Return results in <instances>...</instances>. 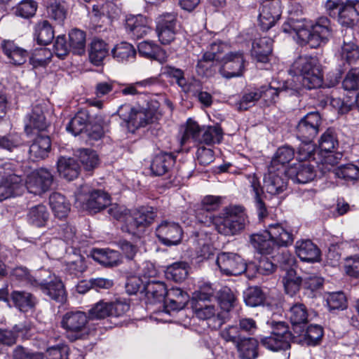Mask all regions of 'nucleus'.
Returning <instances> with one entry per match:
<instances>
[{
  "label": "nucleus",
  "mask_w": 359,
  "mask_h": 359,
  "mask_svg": "<svg viewBox=\"0 0 359 359\" xmlns=\"http://www.w3.org/2000/svg\"><path fill=\"white\" fill-rule=\"evenodd\" d=\"M282 29L285 33L294 32L300 45L307 44L312 48L326 44L332 34L331 22L324 16L318 18L311 26L304 20L290 18L283 25Z\"/></svg>",
  "instance_id": "obj_1"
},
{
  "label": "nucleus",
  "mask_w": 359,
  "mask_h": 359,
  "mask_svg": "<svg viewBox=\"0 0 359 359\" xmlns=\"http://www.w3.org/2000/svg\"><path fill=\"white\" fill-rule=\"evenodd\" d=\"M198 217V222L210 226L214 225L220 234L234 236L243 231L247 223V217L241 206L226 207L217 216L209 215L205 219Z\"/></svg>",
  "instance_id": "obj_2"
},
{
  "label": "nucleus",
  "mask_w": 359,
  "mask_h": 359,
  "mask_svg": "<svg viewBox=\"0 0 359 359\" xmlns=\"http://www.w3.org/2000/svg\"><path fill=\"white\" fill-rule=\"evenodd\" d=\"M290 74L301 76L302 86L308 90L320 88L323 83V74L318 60L311 55H301L292 64Z\"/></svg>",
  "instance_id": "obj_3"
},
{
  "label": "nucleus",
  "mask_w": 359,
  "mask_h": 359,
  "mask_svg": "<svg viewBox=\"0 0 359 359\" xmlns=\"http://www.w3.org/2000/svg\"><path fill=\"white\" fill-rule=\"evenodd\" d=\"M151 106L152 109L123 104L118 108L117 113L125 122L128 131L133 133L139 128L145 127L156 121L158 104L157 102H152Z\"/></svg>",
  "instance_id": "obj_4"
},
{
  "label": "nucleus",
  "mask_w": 359,
  "mask_h": 359,
  "mask_svg": "<svg viewBox=\"0 0 359 359\" xmlns=\"http://www.w3.org/2000/svg\"><path fill=\"white\" fill-rule=\"evenodd\" d=\"M358 4L359 0H327L325 7L331 18L348 27L353 26L358 18Z\"/></svg>",
  "instance_id": "obj_5"
},
{
  "label": "nucleus",
  "mask_w": 359,
  "mask_h": 359,
  "mask_svg": "<svg viewBox=\"0 0 359 359\" xmlns=\"http://www.w3.org/2000/svg\"><path fill=\"white\" fill-rule=\"evenodd\" d=\"M270 336L260 338V344L266 349L278 352L287 351L294 343L295 334L290 330L288 325L283 321L272 322Z\"/></svg>",
  "instance_id": "obj_6"
},
{
  "label": "nucleus",
  "mask_w": 359,
  "mask_h": 359,
  "mask_svg": "<svg viewBox=\"0 0 359 359\" xmlns=\"http://www.w3.org/2000/svg\"><path fill=\"white\" fill-rule=\"evenodd\" d=\"M156 212L154 208L142 206L126 215L121 230L133 235H138L154 221Z\"/></svg>",
  "instance_id": "obj_7"
},
{
  "label": "nucleus",
  "mask_w": 359,
  "mask_h": 359,
  "mask_svg": "<svg viewBox=\"0 0 359 359\" xmlns=\"http://www.w3.org/2000/svg\"><path fill=\"white\" fill-rule=\"evenodd\" d=\"M46 278L40 276L38 277L34 290H40L50 299L60 303L66 300V291L65 285L60 277L50 272H46Z\"/></svg>",
  "instance_id": "obj_8"
},
{
  "label": "nucleus",
  "mask_w": 359,
  "mask_h": 359,
  "mask_svg": "<svg viewBox=\"0 0 359 359\" xmlns=\"http://www.w3.org/2000/svg\"><path fill=\"white\" fill-rule=\"evenodd\" d=\"M196 316L206 321L207 325L211 330H217L226 321V313L221 311L218 306L208 302H196L191 303Z\"/></svg>",
  "instance_id": "obj_9"
},
{
  "label": "nucleus",
  "mask_w": 359,
  "mask_h": 359,
  "mask_svg": "<svg viewBox=\"0 0 359 359\" xmlns=\"http://www.w3.org/2000/svg\"><path fill=\"white\" fill-rule=\"evenodd\" d=\"M110 203V196L100 189H94L86 195L78 194L76 196V205L90 214H95L104 210Z\"/></svg>",
  "instance_id": "obj_10"
},
{
  "label": "nucleus",
  "mask_w": 359,
  "mask_h": 359,
  "mask_svg": "<svg viewBox=\"0 0 359 359\" xmlns=\"http://www.w3.org/2000/svg\"><path fill=\"white\" fill-rule=\"evenodd\" d=\"M156 30L159 41L163 45L172 43L175 39L179 27L177 13H163L156 18Z\"/></svg>",
  "instance_id": "obj_11"
},
{
  "label": "nucleus",
  "mask_w": 359,
  "mask_h": 359,
  "mask_svg": "<svg viewBox=\"0 0 359 359\" xmlns=\"http://www.w3.org/2000/svg\"><path fill=\"white\" fill-rule=\"evenodd\" d=\"M216 264L221 273L226 276H239L248 269L242 257L234 252H222L217 256Z\"/></svg>",
  "instance_id": "obj_12"
},
{
  "label": "nucleus",
  "mask_w": 359,
  "mask_h": 359,
  "mask_svg": "<svg viewBox=\"0 0 359 359\" xmlns=\"http://www.w3.org/2000/svg\"><path fill=\"white\" fill-rule=\"evenodd\" d=\"M322 119L318 111H312L304 116L296 126V135L300 141H313L319 133Z\"/></svg>",
  "instance_id": "obj_13"
},
{
  "label": "nucleus",
  "mask_w": 359,
  "mask_h": 359,
  "mask_svg": "<svg viewBox=\"0 0 359 359\" xmlns=\"http://www.w3.org/2000/svg\"><path fill=\"white\" fill-rule=\"evenodd\" d=\"M53 182V175L46 168H41L27 176L25 186L34 195H41L49 190Z\"/></svg>",
  "instance_id": "obj_14"
},
{
  "label": "nucleus",
  "mask_w": 359,
  "mask_h": 359,
  "mask_svg": "<svg viewBox=\"0 0 359 359\" xmlns=\"http://www.w3.org/2000/svg\"><path fill=\"white\" fill-rule=\"evenodd\" d=\"M88 317L81 311H70L65 313L60 322L61 327L67 332L75 334L76 339L82 338L86 333Z\"/></svg>",
  "instance_id": "obj_15"
},
{
  "label": "nucleus",
  "mask_w": 359,
  "mask_h": 359,
  "mask_svg": "<svg viewBox=\"0 0 359 359\" xmlns=\"http://www.w3.org/2000/svg\"><path fill=\"white\" fill-rule=\"evenodd\" d=\"M286 169L269 166L268 172L264 177V187L266 192L271 195H278L283 193L287 187Z\"/></svg>",
  "instance_id": "obj_16"
},
{
  "label": "nucleus",
  "mask_w": 359,
  "mask_h": 359,
  "mask_svg": "<svg viewBox=\"0 0 359 359\" xmlns=\"http://www.w3.org/2000/svg\"><path fill=\"white\" fill-rule=\"evenodd\" d=\"M280 0H264L259 8V21L262 30L267 31L272 27L281 15Z\"/></svg>",
  "instance_id": "obj_17"
},
{
  "label": "nucleus",
  "mask_w": 359,
  "mask_h": 359,
  "mask_svg": "<svg viewBox=\"0 0 359 359\" xmlns=\"http://www.w3.org/2000/svg\"><path fill=\"white\" fill-rule=\"evenodd\" d=\"M222 60L223 65L219 72L223 77L231 79L243 75L245 62L243 52H230Z\"/></svg>",
  "instance_id": "obj_18"
},
{
  "label": "nucleus",
  "mask_w": 359,
  "mask_h": 359,
  "mask_svg": "<svg viewBox=\"0 0 359 359\" xmlns=\"http://www.w3.org/2000/svg\"><path fill=\"white\" fill-rule=\"evenodd\" d=\"M160 242L167 246L176 245L182 238V229L178 223L163 221L156 229Z\"/></svg>",
  "instance_id": "obj_19"
},
{
  "label": "nucleus",
  "mask_w": 359,
  "mask_h": 359,
  "mask_svg": "<svg viewBox=\"0 0 359 359\" xmlns=\"http://www.w3.org/2000/svg\"><path fill=\"white\" fill-rule=\"evenodd\" d=\"M268 233L275 248H287L294 242L292 228L287 223H274L267 227Z\"/></svg>",
  "instance_id": "obj_20"
},
{
  "label": "nucleus",
  "mask_w": 359,
  "mask_h": 359,
  "mask_svg": "<svg viewBox=\"0 0 359 359\" xmlns=\"http://www.w3.org/2000/svg\"><path fill=\"white\" fill-rule=\"evenodd\" d=\"M293 81H286L281 88L273 87L271 85L262 86L257 88L260 95L266 104H271L276 102V99L280 93H284L288 95H294L299 93L300 87L297 85H293Z\"/></svg>",
  "instance_id": "obj_21"
},
{
  "label": "nucleus",
  "mask_w": 359,
  "mask_h": 359,
  "mask_svg": "<svg viewBox=\"0 0 359 359\" xmlns=\"http://www.w3.org/2000/svg\"><path fill=\"white\" fill-rule=\"evenodd\" d=\"M246 179L250 187V193L252 196L255 205L259 219L268 215L266 204L264 201L265 196L259 177L255 173L247 175Z\"/></svg>",
  "instance_id": "obj_22"
},
{
  "label": "nucleus",
  "mask_w": 359,
  "mask_h": 359,
  "mask_svg": "<svg viewBox=\"0 0 359 359\" xmlns=\"http://www.w3.org/2000/svg\"><path fill=\"white\" fill-rule=\"evenodd\" d=\"M126 32L133 39H140L150 31L148 19L142 15H129L126 19Z\"/></svg>",
  "instance_id": "obj_23"
},
{
  "label": "nucleus",
  "mask_w": 359,
  "mask_h": 359,
  "mask_svg": "<svg viewBox=\"0 0 359 359\" xmlns=\"http://www.w3.org/2000/svg\"><path fill=\"white\" fill-rule=\"evenodd\" d=\"M323 336V330L320 325H310L306 330L299 328L295 335L294 343L302 346H316L318 345Z\"/></svg>",
  "instance_id": "obj_24"
},
{
  "label": "nucleus",
  "mask_w": 359,
  "mask_h": 359,
  "mask_svg": "<svg viewBox=\"0 0 359 359\" xmlns=\"http://www.w3.org/2000/svg\"><path fill=\"white\" fill-rule=\"evenodd\" d=\"M288 176L297 184H306L313 180L316 176L315 167L309 163H298L287 170Z\"/></svg>",
  "instance_id": "obj_25"
},
{
  "label": "nucleus",
  "mask_w": 359,
  "mask_h": 359,
  "mask_svg": "<svg viewBox=\"0 0 359 359\" xmlns=\"http://www.w3.org/2000/svg\"><path fill=\"white\" fill-rule=\"evenodd\" d=\"M189 299V294L180 288L172 287L166 290L164 299L165 312L182 310L187 304Z\"/></svg>",
  "instance_id": "obj_26"
},
{
  "label": "nucleus",
  "mask_w": 359,
  "mask_h": 359,
  "mask_svg": "<svg viewBox=\"0 0 359 359\" xmlns=\"http://www.w3.org/2000/svg\"><path fill=\"white\" fill-rule=\"evenodd\" d=\"M22 177L16 174H9L0 181V201L18 195L23 187Z\"/></svg>",
  "instance_id": "obj_27"
},
{
  "label": "nucleus",
  "mask_w": 359,
  "mask_h": 359,
  "mask_svg": "<svg viewBox=\"0 0 359 359\" xmlns=\"http://www.w3.org/2000/svg\"><path fill=\"white\" fill-rule=\"evenodd\" d=\"M295 252L303 262L314 263L320 261V250L311 240L297 241L295 244Z\"/></svg>",
  "instance_id": "obj_28"
},
{
  "label": "nucleus",
  "mask_w": 359,
  "mask_h": 359,
  "mask_svg": "<svg viewBox=\"0 0 359 359\" xmlns=\"http://www.w3.org/2000/svg\"><path fill=\"white\" fill-rule=\"evenodd\" d=\"M48 127V123L43 114V107L40 104L32 107L31 111L25 118V130L29 134L32 130H44Z\"/></svg>",
  "instance_id": "obj_29"
},
{
  "label": "nucleus",
  "mask_w": 359,
  "mask_h": 359,
  "mask_svg": "<svg viewBox=\"0 0 359 359\" xmlns=\"http://www.w3.org/2000/svg\"><path fill=\"white\" fill-rule=\"evenodd\" d=\"M1 48L8 62L14 65H23L28 57L27 51L19 47L13 41L3 40L1 42Z\"/></svg>",
  "instance_id": "obj_30"
},
{
  "label": "nucleus",
  "mask_w": 359,
  "mask_h": 359,
  "mask_svg": "<svg viewBox=\"0 0 359 359\" xmlns=\"http://www.w3.org/2000/svg\"><path fill=\"white\" fill-rule=\"evenodd\" d=\"M176 156L172 153H161L156 155L150 165L151 173L155 176H161L169 173L175 163Z\"/></svg>",
  "instance_id": "obj_31"
},
{
  "label": "nucleus",
  "mask_w": 359,
  "mask_h": 359,
  "mask_svg": "<svg viewBox=\"0 0 359 359\" xmlns=\"http://www.w3.org/2000/svg\"><path fill=\"white\" fill-rule=\"evenodd\" d=\"M11 301L15 308L23 313L31 311L38 303L37 298L33 294L18 290L11 292Z\"/></svg>",
  "instance_id": "obj_32"
},
{
  "label": "nucleus",
  "mask_w": 359,
  "mask_h": 359,
  "mask_svg": "<svg viewBox=\"0 0 359 359\" xmlns=\"http://www.w3.org/2000/svg\"><path fill=\"white\" fill-rule=\"evenodd\" d=\"M287 318L290 320L293 326L294 334H297V329L302 328V325L308 322V310L306 306L300 302L293 304L286 313Z\"/></svg>",
  "instance_id": "obj_33"
},
{
  "label": "nucleus",
  "mask_w": 359,
  "mask_h": 359,
  "mask_svg": "<svg viewBox=\"0 0 359 359\" xmlns=\"http://www.w3.org/2000/svg\"><path fill=\"white\" fill-rule=\"evenodd\" d=\"M138 52L140 55L163 64L167 61V55L160 46L151 42L144 41L138 44Z\"/></svg>",
  "instance_id": "obj_34"
},
{
  "label": "nucleus",
  "mask_w": 359,
  "mask_h": 359,
  "mask_svg": "<svg viewBox=\"0 0 359 359\" xmlns=\"http://www.w3.org/2000/svg\"><path fill=\"white\" fill-rule=\"evenodd\" d=\"M273 40L269 37H261L252 43V55L257 62L266 63L272 53Z\"/></svg>",
  "instance_id": "obj_35"
},
{
  "label": "nucleus",
  "mask_w": 359,
  "mask_h": 359,
  "mask_svg": "<svg viewBox=\"0 0 359 359\" xmlns=\"http://www.w3.org/2000/svg\"><path fill=\"white\" fill-rule=\"evenodd\" d=\"M351 34L346 35L343 39L341 56L348 65L356 63L359 60V48L353 37L352 30H349Z\"/></svg>",
  "instance_id": "obj_36"
},
{
  "label": "nucleus",
  "mask_w": 359,
  "mask_h": 359,
  "mask_svg": "<svg viewBox=\"0 0 359 359\" xmlns=\"http://www.w3.org/2000/svg\"><path fill=\"white\" fill-rule=\"evenodd\" d=\"M51 148V141L48 136L38 135L29 147L30 158L33 161L43 159L48 156Z\"/></svg>",
  "instance_id": "obj_37"
},
{
  "label": "nucleus",
  "mask_w": 359,
  "mask_h": 359,
  "mask_svg": "<svg viewBox=\"0 0 359 359\" xmlns=\"http://www.w3.org/2000/svg\"><path fill=\"white\" fill-rule=\"evenodd\" d=\"M250 242L260 254L270 255L275 251L273 241L270 238L267 229L262 232L252 233L250 237Z\"/></svg>",
  "instance_id": "obj_38"
},
{
  "label": "nucleus",
  "mask_w": 359,
  "mask_h": 359,
  "mask_svg": "<svg viewBox=\"0 0 359 359\" xmlns=\"http://www.w3.org/2000/svg\"><path fill=\"white\" fill-rule=\"evenodd\" d=\"M108 44L102 39L95 38L92 40L88 50L90 61L95 65L99 66L109 54Z\"/></svg>",
  "instance_id": "obj_39"
},
{
  "label": "nucleus",
  "mask_w": 359,
  "mask_h": 359,
  "mask_svg": "<svg viewBox=\"0 0 359 359\" xmlns=\"http://www.w3.org/2000/svg\"><path fill=\"white\" fill-rule=\"evenodd\" d=\"M57 170L62 177L72 181L78 177L80 167L74 158L61 157L57 161Z\"/></svg>",
  "instance_id": "obj_40"
},
{
  "label": "nucleus",
  "mask_w": 359,
  "mask_h": 359,
  "mask_svg": "<svg viewBox=\"0 0 359 359\" xmlns=\"http://www.w3.org/2000/svg\"><path fill=\"white\" fill-rule=\"evenodd\" d=\"M50 213L47 208L41 204L32 207L27 215V222L35 227L45 226L49 219Z\"/></svg>",
  "instance_id": "obj_41"
},
{
  "label": "nucleus",
  "mask_w": 359,
  "mask_h": 359,
  "mask_svg": "<svg viewBox=\"0 0 359 359\" xmlns=\"http://www.w3.org/2000/svg\"><path fill=\"white\" fill-rule=\"evenodd\" d=\"M136 50L131 44L126 41L117 43L111 50L113 57L118 62H133L136 57Z\"/></svg>",
  "instance_id": "obj_42"
},
{
  "label": "nucleus",
  "mask_w": 359,
  "mask_h": 359,
  "mask_svg": "<svg viewBox=\"0 0 359 359\" xmlns=\"http://www.w3.org/2000/svg\"><path fill=\"white\" fill-rule=\"evenodd\" d=\"M258 341L252 337H243L236 346L241 359H255L258 356Z\"/></svg>",
  "instance_id": "obj_43"
},
{
  "label": "nucleus",
  "mask_w": 359,
  "mask_h": 359,
  "mask_svg": "<svg viewBox=\"0 0 359 359\" xmlns=\"http://www.w3.org/2000/svg\"><path fill=\"white\" fill-rule=\"evenodd\" d=\"M147 298L151 303L164 301L166 294L165 285L161 281H149L143 286Z\"/></svg>",
  "instance_id": "obj_44"
},
{
  "label": "nucleus",
  "mask_w": 359,
  "mask_h": 359,
  "mask_svg": "<svg viewBox=\"0 0 359 359\" xmlns=\"http://www.w3.org/2000/svg\"><path fill=\"white\" fill-rule=\"evenodd\" d=\"M34 38L39 45H48L54 39V30L47 20H42L34 27Z\"/></svg>",
  "instance_id": "obj_45"
},
{
  "label": "nucleus",
  "mask_w": 359,
  "mask_h": 359,
  "mask_svg": "<svg viewBox=\"0 0 359 359\" xmlns=\"http://www.w3.org/2000/svg\"><path fill=\"white\" fill-rule=\"evenodd\" d=\"M49 203L55 215L58 218H65L70 210V203L60 193H53L49 197Z\"/></svg>",
  "instance_id": "obj_46"
},
{
  "label": "nucleus",
  "mask_w": 359,
  "mask_h": 359,
  "mask_svg": "<svg viewBox=\"0 0 359 359\" xmlns=\"http://www.w3.org/2000/svg\"><path fill=\"white\" fill-rule=\"evenodd\" d=\"M93 257L100 264L107 267H112L118 264L120 255L116 250L97 249L94 250Z\"/></svg>",
  "instance_id": "obj_47"
},
{
  "label": "nucleus",
  "mask_w": 359,
  "mask_h": 359,
  "mask_svg": "<svg viewBox=\"0 0 359 359\" xmlns=\"http://www.w3.org/2000/svg\"><path fill=\"white\" fill-rule=\"evenodd\" d=\"M318 147L321 156L323 152H334L339 147V140L334 129L327 128L318 140Z\"/></svg>",
  "instance_id": "obj_48"
},
{
  "label": "nucleus",
  "mask_w": 359,
  "mask_h": 359,
  "mask_svg": "<svg viewBox=\"0 0 359 359\" xmlns=\"http://www.w3.org/2000/svg\"><path fill=\"white\" fill-rule=\"evenodd\" d=\"M294 157V149L289 145H284L277 149L269 166H273V168H281L286 169L285 165L289 163Z\"/></svg>",
  "instance_id": "obj_49"
},
{
  "label": "nucleus",
  "mask_w": 359,
  "mask_h": 359,
  "mask_svg": "<svg viewBox=\"0 0 359 359\" xmlns=\"http://www.w3.org/2000/svg\"><path fill=\"white\" fill-rule=\"evenodd\" d=\"M88 121L89 116L87 111L81 110L71 118L66 126V129L69 133L76 136L86 129Z\"/></svg>",
  "instance_id": "obj_50"
},
{
  "label": "nucleus",
  "mask_w": 359,
  "mask_h": 359,
  "mask_svg": "<svg viewBox=\"0 0 359 359\" xmlns=\"http://www.w3.org/2000/svg\"><path fill=\"white\" fill-rule=\"evenodd\" d=\"M188 264L185 262H175L167 266L165 274L167 279L182 282L188 275Z\"/></svg>",
  "instance_id": "obj_51"
},
{
  "label": "nucleus",
  "mask_w": 359,
  "mask_h": 359,
  "mask_svg": "<svg viewBox=\"0 0 359 359\" xmlns=\"http://www.w3.org/2000/svg\"><path fill=\"white\" fill-rule=\"evenodd\" d=\"M222 136L223 133L221 128L218 126H203L198 143H203L207 145L219 143L222 140Z\"/></svg>",
  "instance_id": "obj_52"
},
{
  "label": "nucleus",
  "mask_w": 359,
  "mask_h": 359,
  "mask_svg": "<svg viewBox=\"0 0 359 359\" xmlns=\"http://www.w3.org/2000/svg\"><path fill=\"white\" fill-rule=\"evenodd\" d=\"M86 32L79 29H73L69 34V46L74 54L82 55L86 48Z\"/></svg>",
  "instance_id": "obj_53"
},
{
  "label": "nucleus",
  "mask_w": 359,
  "mask_h": 359,
  "mask_svg": "<svg viewBox=\"0 0 359 359\" xmlns=\"http://www.w3.org/2000/svg\"><path fill=\"white\" fill-rule=\"evenodd\" d=\"M76 156L87 171L93 170L98 165V156L90 149H79L76 151Z\"/></svg>",
  "instance_id": "obj_54"
},
{
  "label": "nucleus",
  "mask_w": 359,
  "mask_h": 359,
  "mask_svg": "<svg viewBox=\"0 0 359 359\" xmlns=\"http://www.w3.org/2000/svg\"><path fill=\"white\" fill-rule=\"evenodd\" d=\"M302 283V278L297 276L296 271L293 269L287 270L285 276L283 278L285 291L291 297L299 291Z\"/></svg>",
  "instance_id": "obj_55"
},
{
  "label": "nucleus",
  "mask_w": 359,
  "mask_h": 359,
  "mask_svg": "<svg viewBox=\"0 0 359 359\" xmlns=\"http://www.w3.org/2000/svg\"><path fill=\"white\" fill-rule=\"evenodd\" d=\"M10 276L13 280L29 285L33 289L38 278L34 276L27 267L22 266L13 268L10 272Z\"/></svg>",
  "instance_id": "obj_56"
},
{
  "label": "nucleus",
  "mask_w": 359,
  "mask_h": 359,
  "mask_svg": "<svg viewBox=\"0 0 359 359\" xmlns=\"http://www.w3.org/2000/svg\"><path fill=\"white\" fill-rule=\"evenodd\" d=\"M333 172L336 177L346 182H355L359 180V168L353 163L340 165L334 168Z\"/></svg>",
  "instance_id": "obj_57"
},
{
  "label": "nucleus",
  "mask_w": 359,
  "mask_h": 359,
  "mask_svg": "<svg viewBox=\"0 0 359 359\" xmlns=\"http://www.w3.org/2000/svg\"><path fill=\"white\" fill-rule=\"evenodd\" d=\"M221 203V198L215 196H207L201 201V208L196 211V218L198 220V215L205 219V217L211 215V212L217 210Z\"/></svg>",
  "instance_id": "obj_58"
},
{
  "label": "nucleus",
  "mask_w": 359,
  "mask_h": 359,
  "mask_svg": "<svg viewBox=\"0 0 359 359\" xmlns=\"http://www.w3.org/2000/svg\"><path fill=\"white\" fill-rule=\"evenodd\" d=\"M217 298L221 309L226 316V313L234 307L236 302L233 292L229 287H224L219 291Z\"/></svg>",
  "instance_id": "obj_59"
},
{
  "label": "nucleus",
  "mask_w": 359,
  "mask_h": 359,
  "mask_svg": "<svg viewBox=\"0 0 359 359\" xmlns=\"http://www.w3.org/2000/svg\"><path fill=\"white\" fill-rule=\"evenodd\" d=\"M265 294L259 287H250L243 293V299L247 306L256 307L262 306Z\"/></svg>",
  "instance_id": "obj_60"
},
{
  "label": "nucleus",
  "mask_w": 359,
  "mask_h": 359,
  "mask_svg": "<svg viewBox=\"0 0 359 359\" xmlns=\"http://www.w3.org/2000/svg\"><path fill=\"white\" fill-rule=\"evenodd\" d=\"M201 129L202 127H201L197 122L191 118H189L186 123L185 129L181 139V143L184 144L190 140H192L194 142L198 143Z\"/></svg>",
  "instance_id": "obj_61"
},
{
  "label": "nucleus",
  "mask_w": 359,
  "mask_h": 359,
  "mask_svg": "<svg viewBox=\"0 0 359 359\" xmlns=\"http://www.w3.org/2000/svg\"><path fill=\"white\" fill-rule=\"evenodd\" d=\"M53 57L52 52L46 48L36 49L29 57L30 64L34 67H45Z\"/></svg>",
  "instance_id": "obj_62"
},
{
  "label": "nucleus",
  "mask_w": 359,
  "mask_h": 359,
  "mask_svg": "<svg viewBox=\"0 0 359 359\" xmlns=\"http://www.w3.org/2000/svg\"><path fill=\"white\" fill-rule=\"evenodd\" d=\"M260 99L257 88L245 91L240 100L236 103L238 111H245L252 107Z\"/></svg>",
  "instance_id": "obj_63"
},
{
  "label": "nucleus",
  "mask_w": 359,
  "mask_h": 359,
  "mask_svg": "<svg viewBox=\"0 0 359 359\" xmlns=\"http://www.w3.org/2000/svg\"><path fill=\"white\" fill-rule=\"evenodd\" d=\"M110 316V304L102 300L93 304L88 310L89 320H101Z\"/></svg>",
  "instance_id": "obj_64"
}]
</instances>
